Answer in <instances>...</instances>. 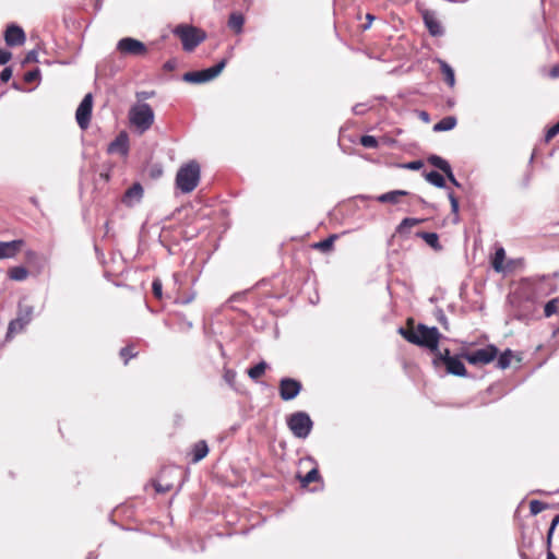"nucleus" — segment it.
I'll return each mask as SVG.
<instances>
[{
  "instance_id": "nucleus-42",
  "label": "nucleus",
  "mask_w": 559,
  "mask_h": 559,
  "mask_svg": "<svg viewBox=\"0 0 559 559\" xmlns=\"http://www.w3.org/2000/svg\"><path fill=\"white\" fill-rule=\"evenodd\" d=\"M424 166V163L421 160H413L404 165L406 169L411 170H418Z\"/></svg>"
},
{
  "instance_id": "nucleus-25",
  "label": "nucleus",
  "mask_w": 559,
  "mask_h": 559,
  "mask_svg": "<svg viewBox=\"0 0 559 559\" xmlns=\"http://www.w3.org/2000/svg\"><path fill=\"white\" fill-rule=\"evenodd\" d=\"M428 162L429 164H431L432 166H435L436 168L440 169L443 173H447L451 168L450 164L444 158L438 155L429 156Z\"/></svg>"
},
{
  "instance_id": "nucleus-15",
  "label": "nucleus",
  "mask_w": 559,
  "mask_h": 559,
  "mask_svg": "<svg viewBox=\"0 0 559 559\" xmlns=\"http://www.w3.org/2000/svg\"><path fill=\"white\" fill-rule=\"evenodd\" d=\"M109 154L127 155L129 151V138L126 132H121L117 138L108 145Z\"/></svg>"
},
{
  "instance_id": "nucleus-22",
  "label": "nucleus",
  "mask_w": 559,
  "mask_h": 559,
  "mask_svg": "<svg viewBox=\"0 0 559 559\" xmlns=\"http://www.w3.org/2000/svg\"><path fill=\"white\" fill-rule=\"evenodd\" d=\"M456 126V119L454 117H445L441 119L438 123L433 126V130L437 132L440 131H450Z\"/></svg>"
},
{
  "instance_id": "nucleus-40",
  "label": "nucleus",
  "mask_w": 559,
  "mask_h": 559,
  "mask_svg": "<svg viewBox=\"0 0 559 559\" xmlns=\"http://www.w3.org/2000/svg\"><path fill=\"white\" fill-rule=\"evenodd\" d=\"M449 200L451 203V211L457 217L459 214V201L453 193H449Z\"/></svg>"
},
{
  "instance_id": "nucleus-12",
  "label": "nucleus",
  "mask_w": 559,
  "mask_h": 559,
  "mask_svg": "<svg viewBox=\"0 0 559 559\" xmlns=\"http://www.w3.org/2000/svg\"><path fill=\"white\" fill-rule=\"evenodd\" d=\"M301 383L292 378H283L280 381V396L284 401L294 400L301 391Z\"/></svg>"
},
{
  "instance_id": "nucleus-47",
  "label": "nucleus",
  "mask_w": 559,
  "mask_h": 559,
  "mask_svg": "<svg viewBox=\"0 0 559 559\" xmlns=\"http://www.w3.org/2000/svg\"><path fill=\"white\" fill-rule=\"evenodd\" d=\"M154 96V92H139L136 93V98L139 99V103H142L141 100L143 99H146V98H151Z\"/></svg>"
},
{
  "instance_id": "nucleus-6",
  "label": "nucleus",
  "mask_w": 559,
  "mask_h": 559,
  "mask_svg": "<svg viewBox=\"0 0 559 559\" xmlns=\"http://www.w3.org/2000/svg\"><path fill=\"white\" fill-rule=\"evenodd\" d=\"M287 426L295 437L305 439L310 435L313 423L307 413L296 412L288 417Z\"/></svg>"
},
{
  "instance_id": "nucleus-3",
  "label": "nucleus",
  "mask_w": 559,
  "mask_h": 559,
  "mask_svg": "<svg viewBox=\"0 0 559 559\" xmlns=\"http://www.w3.org/2000/svg\"><path fill=\"white\" fill-rule=\"evenodd\" d=\"M174 35L178 36L186 51L194 50L201 43L206 39L204 31L188 24H179L174 31Z\"/></svg>"
},
{
  "instance_id": "nucleus-10",
  "label": "nucleus",
  "mask_w": 559,
  "mask_h": 559,
  "mask_svg": "<svg viewBox=\"0 0 559 559\" xmlns=\"http://www.w3.org/2000/svg\"><path fill=\"white\" fill-rule=\"evenodd\" d=\"M498 354V349L493 345L465 354V359L472 365H487L491 362Z\"/></svg>"
},
{
  "instance_id": "nucleus-26",
  "label": "nucleus",
  "mask_w": 559,
  "mask_h": 559,
  "mask_svg": "<svg viewBox=\"0 0 559 559\" xmlns=\"http://www.w3.org/2000/svg\"><path fill=\"white\" fill-rule=\"evenodd\" d=\"M506 258V251L503 248H498L492 259V267L497 272L503 271V261Z\"/></svg>"
},
{
  "instance_id": "nucleus-45",
  "label": "nucleus",
  "mask_w": 559,
  "mask_h": 559,
  "mask_svg": "<svg viewBox=\"0 0 559 559\" xmlns=\"http://www.w3.org/2000/svg\"><path fill=\"white\" fill-rule=\"evenodd\" d=\"M12 78L11 68H4L0 74V79L2 82H8Z\"/></svg>"
},
{
  "instance_id": "nucleus-35",
  "label": "nucleus",
  "mask_w": 559,
  "mask_h": 559,
  "mask_svg": "<svg viewBox=\"0 0 559 559\" xmlns=\"http://www.w3.org/2000/svg\"><path fill=\"white\" fill-rule=\"evenodd\" d=\"M152 290L154 296L157 299H160L163 297V284L159 278H155L152 283Z\"/></svg>"
},
{
  "instance_id": "nucleus-23",
  "label": "nucleus",
  "mask_w": 559,
  "mask_h": 559,
  "mask_svg": "<svg viewBox=\"0 0 559 559\" xmlns=\"http://www.w3.org/2000/svg\"><path fill=\"white\" fill-rule=\"evenodd\" d=\"M418 236L426 241L428 246L436 250H440L439 237L436 233H419Z\"/></svg>"
},
{
  "instance_id": "nucleus-2",
  "label": "nucleus",
  "mask_w": 559,
  "mask_h": 559,
  "mask_svg": "<svg viewBox=\"0 0 559 559\" xmlns=\"http://www.w3.org/2000/svg\"><path fill=\"white\" fill-rule=\"evenodd\" d=\"M200 181V166L195 160L182 165L176 175V187L182 193L192 192Z\"/></svg>"
},
{
  "instance_id": "nucleus-30",
  "label": "nucleus",
  "mask_w": 559,
  "mask_h": 559,
  "mask_svg": "<svg viewBox=\"0 0 559 559\" xmlns=\"http://www.w3.org/2000/svg\"><path fill=\"white\" fill-rule=\"evenodd\" d=\"M336 238H337V235H331L326 239L314 243L313 248L319 249V250H321L323 252L330 251L332 249L333 243H334Z\"/></svg>"
},
{
  "instance_id": "nucleus-8",
  "label": "nucleus",
  "mask_w": 559,
  "mask_h": 559,
  "mask_svg": "<svg viewBox=\"0 0 559 559\" xmlns=\"http://www.w3.org/2000/svg\"><path fill=\"white\" fill-rule=\"evenodd\" d=\"M225 66H226V60H222L217 64H215L211 68L200 70V71H192V72L185 73L183 80L186 82L193 83V84H200V83H205V82L212 81L213 79H215L216 76H218L221 74V72L224 70Z\"/></svg>"
},
{
  "instance_id": "nucleus-11",
  "label": "nucleus",
  "mask_w": 559,
  "mask_h": 559,
  "mask_svg": "<svg viewBox=\"0 0 559 559\" xmlns=\"http://www.w3.org/2000/svg\"><path fill=\"white\" fill-rule=\"evenodd\" d=\"M92 107H93V97L92 94H86L82 102L80 103L76 112L75 118L76 122L80 126L81 129H86L90 124L91 115H92Z\"/></svg>"
},
{
  "instance_id": "nucleus-32",
  "label": "nucleus",
  "mask_w": 559,
  "mask_h": 559,
  "mask_svg": "<svg viewBox=\"0 0 559 559\" xmlns=\"http://www.w3.org/2000/svg\"><path fill=\"white\" fill-rule=\"evenodd\" d=\"M419 223H421V219H419V218H411V217L404 218L401 222V224L399 225L397 230L400 233H404L406 229H409V228L418 225Z\"/></svg>"
},
{
  "instance_id": "nucleus-1",
  "label": "nucleus",
  "mask_w": 559,
  "mask_h": 559,
  "mask_svg": "<svg viewBox=\"0 0 559 559\" xmlns=\"http://www.w3.org/2000/svg\"><path fill=\"white\" fill-rule=\"evenodd\" d=\"M399 332L409 343L426 347L435 353V355L440 352L438 345L441 335L439 330L435 326L428 328L425 324H418L416 329L405 330L401 328Z\"/></svg>"
},
{
  "instance_id": "nucleus-49",
  "label": "nucleus",
  "mask_w": 559,
  "mask_h": 559,
  "mask_svg": "<svg viewBox=\"0 0 559 559\" xmlns=\"http://www.w3.org/2000/svg\"><path fill=\"white\" fill-rule=\"evenodd\" d=\"M235 377H236V373H235L234 371L228 370V371H226V373H225V379H226L229 383H231V382H233V380L235 379Z\"/></svg>"
},
{
  "instance_id": "nucleus-20",
  "label": "nucleus",
  "mask_w": 559,
  "mask_h": 559,
  "mask_svg": "<svg viewBox=\"0 0 559 559\" xmlns=\"http://www.w3.org/2000/svg\"><path fill=\"white\" fill-rule=\"evenodd\" d=\"M424 21L431 35L437 36L442 33L440 23L429 13L424 15Z\"/></svg>"
},
{
  "instance_id": "nucleus-21",
  "label": "nucleus",
  "mask_w": 559,
  "mask_h": 559,
  "mask_svg": "<svg viewBox=\"0 0 559 559\" xmlns=\"http://www.w3.org/2000/svg\"><path fill=\"white\" fill-rule=\"evenodd\" d=\"M440 69L444 75V81L448 83L450 87H453L455 84L454 71L453 69L443 60H439Z\"/></svg>"
},
{
  "instance_id": "nucleus-33",
  "label": "nucleus",
  "mask_w": 559,
  "mask_h": 559,
  "mask_svg": "<svg viewBox=\"0 0 559 559\" xmlns=\"http://www.w3.org/2000/svg\"><path fill=\"white\" fill-rule=\"evenodd\" d=\"M360 144L367 148L378 147V140L372 135H362L360 138Z\"/></svg>"
},
{
  "instance_id": "nucleus-14",
  "label": "nucleus",
  "mask_w": 559,
  "mask_h": 559,
  "mask_svg": "<svg viewBox=\"0 0 559 559\" xmlns=\"http://www.w3.org/2000/svg\"><path fill=\"white\" fill-rule=\"evenodd\" d=\"M4 39L9 46L22 45L25 41V33L20 26L13 24L8 26Z\"/></svg>"
},
{
  "instance_id": "nucleus-51",
  "label": "nucleus",
  "mask_w": 559,
  "mask_h": 559,
  "mask_svg": "<svg viewBox=\"0 0 559 559\" xmlns=\"http://www.w3.org/2000/svg\"><path fill=\"white\" fill-rule=\"evenodd\" d=\"M547 559H557V557L551 551H548Z\"/></svg>"
},
{
  "instance_id": "nucleus-36",
  "label": "nucleus",
  "mask_w": 559,
  "mask_h": 559,
  "mask_svg": "<svg viewBox=\"0 0 559 559\" xmlns=\"http://www.w3.org/2000/svg\"><path fill=\"white\" fill-rule=\"evenodd\" d=\"M120 356L124 359V364H127L130 358L136 356V353L133 350V347L127 346L121 348Z\"/></svg>"
},
{
  "instance_id": "nucleus-46",
  "label": "nucleus",
  "mask_w": 559,
  "mask_h": 559,
  "mask_svg": "<svg viewBox=\"0 0 559 559\" xmlns=\"http://www.w3.org/2000/svg\"><path fill=\"white\" fill-rule=\"evenodd\" d=\"M38 58V53L36 50H31L27 52L25 57V62H36Z\"/></svg>"
},
{
  "instance_id": "nucleus-5",
  "label": "nucleus",
  "mask_w": 559,
  "mask_h": 559,
  "mask_svg": "<svg viewBox=\"0 0 559 559\" xmlns=\"http://www.w3.org/2000/svg\"><path fill=\"white\" fill-rule=\"evenodd\" d=\"M436 367L444 366L447 372L457 377L466 376V368L462 360L456 356H451L449 349L438 352L432 360Z\"/></svg>"
},
{
  "instance_id": "nucleus-13",
  "label": "nucleus",
  "mask_w": 559,
  "mask_h": 559,
  "mask_svg": "<svg viewBox=\"0 0 559 559\" xmlns=\"http://www.w3.org/2000/svg\"><path fill=\"white\" fill-rule=\"evenodd\" d=\"M23 246L24 241L22 239L0 241V260L14 258Z\"/></svg>"
},
{
  "instance_id": "nucleus-52",
  "label": "nucleus",
  "mask_w": 559,
  "mask_h": 559,
  "mask_svg": "<svg viewBox=\"0 0 559 559\" xmlns=\"http://www.w3.org/2000/svg\"><path fill=\"white\" fill-rule=\"evenodd\" d=\"M86 559H96V558H95V557H93V555H92V554H90V555L86 557Z\"/></svg>"
},
{
  "instance_id": "nucleus-28",
  "label": "nucleus",
  "mask_w": 559,
  "mask_h": 559,
  "mask_svg": "<svg viewBox=\"0 0 559 559\" xmlns=\"http://www.w3.org/2000/svg\"><path fill=\"white\" fill-rule=\"evenodd\" d=\"M267 364L265 361H261L248 370V376L252 380H258L265 372Z\"/></svg>"
},
{
  "instance_id": "nucleus-9",
  "label": "nucleus",
  "mask_w": 559,
  "mask_h": 559,
  "mask_svg": "<svg viewBox=\"0 0 559 559\" xmlns=\"http://www.w3.org/2000/svg\"><path fill=\"white\" fill-rule=\"evenodd\" d=\"M117 50L122 56H144L147 48L144 43L132 37H123L117 43Z\"/></svg>"
},
{
  "instance_id": "nucleus-48",
  "label": "nucleus",
  "mask_w": 559,
  "mask_h": 559,
  "mask_svg": "<svg viewBox=\"0 0 559 559\" xmlns=\"http://www.w3.org/2000/svg\"><path fill=\"white\" fill-rule=\"evenodd\" d=\"M444 175L447 176V178L456 187H460L461 185L459 183V181L455 179L454 175H453V171H452V168H450V170H448L447 173H444Z\"/></svg>"
},
{
  "instance_id": "nucleus-44",
  "label": "nucleus",
  "mask_w": 559,
  "mask_h": 559,
  "mask_svg": "<svg viewBox=\"0 0 559 559\" xmlns=\"http://www.w3.org/2000/svg\"><path fill=\"white\" fill-rule=\"evenodd\" d=\"M40 72L38 69L29 71L25 74L24 79L26 82H33L39 76Z\"/></svg>"
},
{
  "instance_id": "nucleus-17",
  "label": "nucleus",
  "mask_w": 559,
  "mask_h": 559,
  "mask_svg": "<svg viewBox=\"0 0 559 559\" xmlns=\"http://www.w3.org/2000/svg\"><path fill=\"white\" fill-rule=\"evenodd\" d=\"M407 194V191L404 190H394L390 191L383 194H380L377 200L381 203H399L401 197H404Z\"/></svg>"
},
{
  "instance_id": "nucleus-29",
  "label": "nucleus",
  "mask_w": 559,
  "mask_h": 559,
  "mask_svg": "<svg viewBox=\"0 0 559 559\" xmlns=\"http://www.w3.org/2000/svg\"><path fill=\"white\" fill-rule=\"evenodd\" d=\"M301 485L304 487L308 486L312 481H317L320 478V474L318 468L313 467L311 471H309L305 476H298Z\"/></svg>"
},
{
  "instance_id": "nucleus-31",
  "label": "nucleus",
  "mask_w": 559,
  "mask_h": 559,
  "mask_svg": "<svg viewBox=\"0 0 559 559\" xmlns=\"http://www.w3.org/2000/svg\"><path fill=\"white\" fill-rule=\"evenodd\" d=\"M511 357H512L511 350L508 349L504 353H502L498 357V360H497L498 368L507 369L510 366V364H511Z\"/></svg>"
},
{
  "instance_id": "nucleus-7",
  "label": "nucleus",
  "mask_w": 559,
  "mask_h": 559,
  "mask_svg": "<svg viewBox=\"0 0 559 559\" xmlns=\"http://www.w3.org/2000/svg\"><path fill=\"white\" fill-rule=\"evenodd\" d=\"M34 313L33 306L19 305L17 317L10 321L7 332V340H11L15 334L21 333L32 321Z\"/></svg>"
},
{
  "instance_id": "nucleus-16",
  "label": "nucleus",
  "mask_w": 559,
  "mask_h": 559,
  "mask_svg": "<svg viewBox=\"0 0 559 559\" xmlns=\"http://www.w3.org/2000/svg\"><path fill=\"white\" fill-rule=\"evenodd\" d=\"M143 197V188L140 183H134L132 187H130L123 197V202L132 206L135 203L140 202Z\"/></svg>"
},
{
  "instance_id": "nucleus-41",
  "label": "nucleus",
  "mask_w": 559,
  "mask_h": 559,
  "mask_svg": "<svg viewBox=\"0 0 559 559\" xmlns=\"http://www.w3.org/2000/svg\"><path fill=\"white\" fill-rule=\"evenodd\" d=\"M12 55L9 50L0 49V66L10 61Z\"/></svg>"
},
{
  "instance_id": "nucleus-27",
  "label": "nucleus",
  "mask_w": 559,
  "mask_h": 559,
  "mask_svg": "<svg viewBox=\"0 0 559 559\" xmlns=\"http://www.w3.org/2000/svg\"><path fill=\"white\" fill-rule=\"evenodd\" d=\"M28 276V271L24 266H14L9 271V277L13 281H24Z\"/></svg>"
},
{
  "instance_id": "nucleus-43",
  "label": "nucleus",
  "mask_w": 559,
  "mask_h": 559,
  "mask_svg": "<svg viewBox=\"0 0 559 559\" xmlns=\"http://www.w3.org/2000/svg\"><path fill=\"white\" fill-rule=\"evenodd\" d=\"M173 487H174V486H173V484H169V483H167V484L163 485V484H160L159 481H157V483L155 484V489H156V491H157V492H163V493H164V492H167V491H169V490H171V489H173Z\"/></svg>"
},
{
  "instance_id": "nucleus-50",
  "label": "nucleus",
  "mask_w": 559,
  "mask_h": 559,
  "mask_svg": "<svg viewBox=\"0 0 559 559\" xmlns=\"http://www.w3.org/2000/svg\"><path fill=\"white\" fill-rule=\"evenodd\" d=\"M550 76L551 78H558L559 76V66H555L550 70Z\"/></svg>"
},
{
  "instance_id": "nucleus-19",
  "label": "nucleus",
  "mask_w": 559,
  "mask_h": 559,
  "mask_svg": "<svg viewBox=\"0 0 559 559\" xmlns=\"http://www.w3.org/2000/svg\"><path fill=\"white\" fill-rule=\"evenodd\" d=\"M245 17L240 13H231L228 20V26L237 34L242 32Z\"/></svg>"
},
{
  "instance_id": "nucleus-18",
  "label": "nucleus",
  "mask_w": 559,
  "mask_h": 559,
  "mask_svg": "<svg viewBox=\"0 0 559 559\" xmlns=\"http://www.w3.org/2000/svg\"><path fill=\"white\" fill-rule=\"evenodd\" d=\"M207 453H209V447H207L206 442L203 440L197 442L192 449V454H193L192 462L198 463L199 461L204 459L207 455Z\"/></svg>"
},
{
  "instance_id": "nucleus-39",
  "label": "nucleus",
  "mask_w": 559,
  "mask_h": 559,
  "mask_svg": "<svg viewBox=\"0 0 559 559\" xmlns=\"http://www.w3.org/2000/svg\"><path fill=\"white\" fill-rule=\"evenodd\" d=\"M559 133V121L548 129L545 140L548 142Z\"/></svg>"
},
{
  "instance_id": "nucleus-4",
  "label": "nucleus",
  "mask_w": 559,
  "mask_h": 559,
  "mask_svg": "<svg viewBox=\"0 0 559 559\" xmlns=\"http://www.w3.org/2000/svg\"><path fill=\"white\" fill-rule=\"evenodd\" d=\"M154 118V111L146 103H138L129 110L130 123L136 128L140 133H144L152 127Z\"/></svg>"
},
{
  "instance_id": "nucleus-38",
  "label": "nucleus",
  "mask_w": 559,
  "mask_h": 559,
  "mask_svg": "<svg viewBox=\"0 0 559 559\" xmlns=\"http://www.w3.org/2000/svg\"><path fill=\"white\" fill-rule=\"evenodd\" d=\"M558 524H559V515H556L552 519L550 527L548 530V534H547V543H548V545H550V543H551L552 534H554V532H555V530H556Z\"/></svg>"
},
{
  "instance_id": "nucleus-24",
  "label": "nucleus",
  "mask_w": 559,
  "mask_h": 559,
  "mask_svg": "<svg viewBox=\"0 0 559 559\" xmlns=\"http://www.w3.org/2000/svg\"><path fill=\"white\" fill-rule=\"evenodd\" d=\"M425 178L426 180L433 185L435 187L437 188H444L445 187V181H444V178L441 174H439L438 171H430V173H427L425 175Z\"/></svg>"
},
{
  "instance_id": "nucleus-34",
  "label": "nucleus",
  "mask_w": 559,
  "mask_h": 559,
  "mask_svg": "<svg viewBox=\"0 0 559 559\" xmlns=\"http://www.w3.org/2000/svg\"><path fill=\"white\" fill-rule=\"evenodd\" d=\"M546 506L544 502L538 500H532L530 502V511L532 514L536 515L540 513L543 510H545Z\"/></svg>"
},
{
  "instance_id": "nucleus-37",
  "label": "nucleus",
  "mask_w": 559,
  "mask_h": 559,
  "mask_svg": "<svg viewBox=\"0 0 559 559\" xmlns=\"http://www.w3.org/2000/svg\"><path fill=\"white\" fill-rule=\"evenodd\" d=\"M557 309H558L557 300L552 299V300L548 301L545 305V309H544L545 316L551 317L554 313H556Z\"/></svg>"
}]
</instances>
